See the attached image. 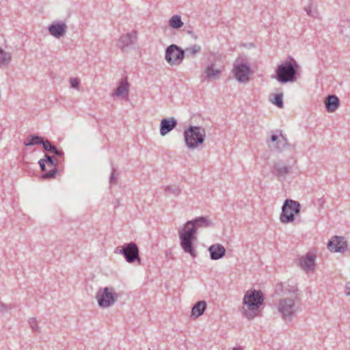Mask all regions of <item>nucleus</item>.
<instances>
[{
    "instance_id": "1",
    "label": "nucleus",
    "mask_w": 350,
    "mask_h": 350,
    "mask_svg": "<svg viewBox=\"0 0 350 350\" xmlns=\"http://www.w3.org/2000/svg\"><path fill=\"white\" fill-rule=\"evenodd\" d=\"M299 69V65L297 61L289 56L278 66L273 77L282 83L294 82L297 80Z\"/></svg>"
},
{
    "instance_id": "2",
    "label": "nucleus",
    "mask_w": 350,
    "mask_h": 350,
    "mask_svg": "<svg viewBox=\"0 0 350 350\" xmlns=\"http://www.w3.org/2000/svg\"><path fill=\"white\" fill-rule=\"evenodd\" d=\"M264 297L260 291L250 290L247 291L243 297V304L247 309L244 314L248 319H252L257 315V311L263 304Z\"/></svg>"
},
{
    "instance_id": "3",
    "label": "nucleus",
    "mask_w": 350,
    "mask_h": 350,
    "mask_svg": "<svg viewBox=\"0 0 350 350\" xmlns=\"http://www.w3.org/2000/svg\"><path fill=\"white\" fill-rule=\"evenodd\" d=\"M180 245L183 251L191 255V257L197 256V252L193 243L197 240L196 234L193 228H185L178 230Z\"/></svg>"
},
{
    "instance_id": "4",
    "label": "nucleus",
    "mask_w": 350,
    "mask_h": 350,
    "mask_svg": "<svg viewBox=\"0 0 350 350\" xmlns=\"http://www.w3.org/2000/svg\"><path fill=\"white\" fill-rule=\"evenodd\" d=\"M298 297L295 295L293 297L282 298L279 300L277 309L282 318L285 321H291L299 310L297 302Z\"/></svg>"
},
{
    "instance_id": "5",
    "label": "nucleus",
    "mask_w": 350,
    "mask_h": 350,
    "mask_svg": "<svg viewBox=\"0 0 350 350\" xmlns=\"http://www.w3.org/2000/svg\"><path fill=\"white\" fill-rule=\"evenodd\" d=\"M266 142L268 146L274 151L283 152L291 150L288 148L290 144L288 142L287 138L284 135L282 131L280 129L269 131Z\"/></svg>"
},
{
    "instance_id": "6",
    "label": "nucleus",
    "mask_w": 350,
    "mask_h": 350,
    "mask_svg": "<svg viewBox=\"0 0 350 350\" xmlns=\"http://www.w3.org/2000/svg\"><path fill=\"white\" fill-rule=\"evenodd\" d=\"M301 211V205L299 202L286 199L282 206L280 221L282 224L292 223L295 221V215Z\"/></svg>"
},
{
    "instance_id": "7",
    "label": "nucleus",
    "mask_w": 350,
    "mask_h": 350,
    "mask_svg": "<svg viewBox=\"0 0 350 350\" xmlns=\"http://www.w3.org/2000/svg\"><path fill=\"white\" fill-rule=\"evenodd\" d=\"M115 253L122 254L129 263L137 262L139 265L141 264L139 247L134 242L124 243L121 247H116Z\"/></svg>"
},
{
    "instance_id": "8",
    "label": "nucleus",
    "mask_w": 350,
    "mask_h": 350,
    "mask_svg": "<svg viewBox=\"0 0 350 350\" xmlns=\"http://www.w3.org/2000/svg\"><path fill=\"white\" fill-rule=\"evenodd\" d=\"M205 131L200 126H189L185 131V139L188 147L196 148L204 140Z\"/></svg>"
},
{
    "instance_id": "9",
    "label": "nucleus",
    "mask_w": 350,
    "mask_h": 350,
    "mask_svg": "<svg viewBox=\"0 0 350 350\" xmlns=\"http://www.w3.org/2000/svg\"><path fill=\"white\" fill-rule=\"evenodd\" d=\"M98 306L101 308H109L114 304L118 298L113 288H100L96 295Z\"/></svg>"
},
{
    "instance_id": "10",
    "label": "nucleus",
    "mask_w": 350,
    "mask_h": 350,
    "mask_svg": "<svg viewBox=\"0 0 350 350\" xmlns=\"http://www.w3.org/2000/svg\"><path fill=\"white\" fill-rule=\"evenodd\" d=\"M185 58V51L176 44L168 46L165 51V59L172 66H179Z\"/></svg>"
},
{
    "instance_id": "11",
    "label": "nucleus",
    "mask_w": 350,
    "mask_h": 350,
    "mask_svg": "<svg viewBox=\"0 0 350 350\" xmlns=\"http://www.w3.org/2000/svg\"><path fill=\"white\" fill-rule=\"evenodd\" d=\"M233 72L235 79L241 83L247 82L252 72L247 62L237 59L234 64Z\"/></svg>"
},
{
    "instance_id": "12",
    "label": "nucleus",
    "mask_w": 350,
    "mask_h": 350,
    "mask_svg": "<svg viewBox=\"0 0 350 350\" xmlns=\"http://www.w3.org/2000/svg\"><path fill=\"white\" fill-rule=\"evenodd\" d=\"M45 159H42L39 161V165L42 170V171L44 172L46 170V165L50 168L49 172H45L41 176V178L42 179H51L55 177V174L57 172V170L56 167L57 159L53 155L50 156L49 154H44Z\"/></svg>"
},
{
    "instance_id": "13",
    "label": "nucleus",
    "mask_w": 350,
    "mask_h": 350,
    "mask_svg": "<svg viewBox=\"0 0 350 350\" xmlns=\"http://www.w3.org/2000/svg\"><path fill=\"white\" fill-rule=\"evenodd\" d=\"M23 144L26 146L42 144L45 151L51 152V153H62L48 139H44L43 137L38 135H30L24 140Z\"/></svg>"
},
{
    "instance_id": "14",
    "label": "nucleus",
    "mask_w": 350,
    "mask_h": 350,
    "mask_svg": "<svg viewBox=\"0 0 350 350\" xmlns=\"http://www.w3.org/2000/svg\"><path fill=\"white\" fill-rule=\"evenodd\" d=\"M219 59L218 56H215L213 62L209 64L204 69L201 75L202 81L216 80L219 78L221 74L224 70V66H217L215 62Z\"/></svg>"
},
{
    "instance_id": "15",
    "label": "nucleus",
    "mask_w": 350,
    "mask_h": 350,
    "mask_svg": "<svg viewBox=\"0 0 350 350\" xmlns=\"http://www.w3.org/2000/svg\"><path fill=\"white\" fill-rule=\"evenodd\" d=\"M137 41V31L133 30L129 33L121 35L118 40L117 46L122 51L124 52L129 46L135 44Z\"/></svg>"
},
{
    "instance_id": "16",
    "label": "nucleus",
    "mask_w": 350,
    "mask_h": 350,
    "mask_svg": "<svg viewBox=\"0 0 350 350\" xmlns=\"http://www.w3.org/2000/svg\"><path fill=\"white\" fill-rule=\"evenodd\" d=\"M213 226V221L209 219L207 217H198L192 220L187 221L185 224L184 227L193 228L195 230V234H196L197 230L200 228H208Z\"/></svg>"
},
{
    "instance_id": "17",
    "label": "nucleus",
    "mask_w": 350,
    "mask_h": 350,
    "mask_svg": "<svg viewBox=\"0 0 350 350\" xmlns=\"http://www.w3.org/2000/svg\"><path fill=\"white\" fill-rule=\"evenodd\" d=\"M327 247L331 252H344L347 250V243L344 237L335 236L329 241Z\"/></svg>"
},
{
    "instance_id": "18",
    "label": "nucleus",
    "mask_w": 350,
    "mask_h": 350,
    "mask_svg": "<svg viewBox=\"0 0 350 350\" xmlns=\"http://www.w3.org/2000/svg\"><path fill=\"white\" fill-rule=\"evenodd\" d=\"M295 163V160L288 161L287 163L283 161H279L273 164V169L275 172V174L278 176H284L288 174L294 164Z\"/></svg>"
},
{
    "instance_id": "19",
    "label": "nucleus",
    "mask_w": 350,
    "mask_h": 350,
    "mask_svg": "<svg viewBox=\"0 0 350 350\" xmlns=\"http://www.w3.org/2000/svg\"><path fill=\"white\" fill-rule=\"evenodd\" d=\"M67 29L66 23L63 21L53 22L48 27L49 33L56 38L63 37L66 34Z\"/></svg>"
},
{
    "instance_id": "20",
    "label": "nucleus",
    "mask_w": 350,
    "mask_h": 350,
    "mask_svg": "<svg viewBox=\"0 0 350 350\" xmlns=\"http://www.w3.org/2000/svg\"><path fill=\"white\" fill-rule=\"evenodd\" d=\"M129 92V83L127 77H122L118 88L114 90L112 94L113 96L120 97L122 99H127Z\"/></svg>"
},
{
    "instance_id": "21",
    "label": "nucleus",
    "mask_w": 350,
    "mask_h": 350,
    "mask_svg": "<svg viewBox=\"0 0 350 350\" xmlns=\"http://www.w3.org/2000/svg\"><path fill=\"white\" fill-rule=\"evenodd\" d=\"M211 260H217L222 258L226 254L225 247L220 243L211 245L208 249Z\"/></svg>"
},
{
    "instance_id": "22",
    "label": "nucleus",
    "mask_w": 350,
    "mask_h": 350,
    "mask_svg": "<svg viewBox=\"0 0 350 350\" xmlns=\"http://www.w3.org/2000/svg\"><path fill=\"white\" fill-rule=\"evenodd\" d=\"M299 265L306 272H310L314 270V256L308 253L306 256L299 258Z\"/></svg>"
},
{
    "instance_id": "23",
    "label": "nucleus",
    "mask_w": 350,
    "mask_h": 350,
    "mask_svg": "<svg viewBox=\"0 0 350 350\" xmlns=\"http://www.w3.org/2000/svg\"><path fill=\"white\" fill-rule=\"evenodd\" d=\"M177 124L176 120L172 118L170 119L164 118L161 122L160 133L161 135H165L170 131L173 130Z\"/></svg>"
},
{
    "instance_id": "24",
    "label": "nucleus",
    "mask_w": 350,
    "mask_h": 350,
    "mask_svg": "<svg viewBox=\"0 0 350 350\" xmlns=\"http://www.w3.org/2000/svg\"><path fill=\"white\" fill-rule=\"evenodd\" d=\"M326 109L328 112H334L340 105V100L335 95H329L325 100Z\"/></svg>"
},
{
    "instance_id": "25",
    "label": "nucleus",
    "mask_w": 350,
    "mask_h": 350,
    "mask_svg": "<svg viewBox=\"0 0 350 350\" xmlns=\"http://www.w3.org/2000/svg\"><path fill=\"white\" fill-rule=\"evenodd\" d=\"M206 308V303L205 301H198L191 309V316L198 318L201 316Z\"/></svg>"
},
{
    "instance_id": "26",
    "label": "nucleus",
    "mask_w": 350,
    "mask_h": 350,
    "mask_svg": "<svg viewBox=\"0 0 350 350\" xmlns=\"http://www.w3.org/2000/svg\"><path fill=\"white\" fill-rule=\"evenodd\" d=\"M12 61V54L0 48V68L7 67Z\"/></svg>"
},
{
    "instance_id": "27",
    "label": "nucleus",
    "mask_w": 350,
    "mask_h": 350,
    "mask_svg": "<svg viewBox=\"0 0 350 350\" xmlns=\"http://www.w3.org/2000/svg\"><path fill=\"white\" fill-rule=\"evenodd\" d=\"M340 31L343 34H350V16L344 17L339 23Z\"/></svg>"
},
{
    "instance_id": "28",
    "label": "nucleus",
    "mask_w": 350,
    "mask_h": 350,
    "mask_svg": "<svg viewBox=\"0 0 350 350\" xmlns=\"http://www.w3.org/2000/svg\"><path fill=\"white\" fill-rule=\"evenodd\" d=\"M180 193V189L176 185H167L164 187V195H174L178 196Z\"/></svg>"
},
{
    "instance_id": "29",
    "label": "nucleus",
    "mask_w": 350,
    "mask_h": 350,
    "mask_svg": "<svg viewBox=\"0 0 350 350\" xmlns=\"http://www.w3.org/2000/svg\"><path fill=\"white\" fill-rule=\"evenodd\" d=\"M169 25L174 29H179L183 26V23L179 15H174L169 20Z\"/></svg>"
},
{
    "instance_id": "30",
    "label": "nucleus",
    "mask_w": 350,
    "mask_h": 350,
    "mask_svg": "<svg viewBox=\"0 0 350 350\" xmlns=\"http://www.w3.org/2000/svg\"><path fill=\"white\" fill-rule=\"evenodd\" d=\"M201 46L198 44H193L187 47L185 51V54H187V57H193L197 53L201 51Z\"/></svg>"
},
{
    "instance_id": "31",
    "label": "nucleus",
    "mask_w": 350,
    "mask_h": 350,
    "mask_svg": "<svg viewBox=\"0 0 350 350\" xmlns=\"http://www.w3.org/2000/svg\"><path fill=\"white\" fill-rule=\"evenodd\" d=\"M282 97H283V94L282 93L276 94L273 95V98L271 100L275 105H276L279 108H283L284 103H283Z\"/></svg>"
},
{
    "instance_id": "32",
    "label": "nucleus",
    "mask_w": 350,
    "mask_h": 350,
    "mask_svg": "<svg viewBox=\"0 0 350 350\" xmlns=\"http://www.w3.org/2000/svg\"><path fill=\"white\" fill-rule=\"evenodd\" d=\"M304 10L307 13V14L312 18H317L319 16V13L317 10H312L311 5H308L304 8Z\"/></svg>"
},
{
    "instance_id": "33",
    "label": "nucleus",
    "mask_w": 350,
    "mask_h": 350,
    "mask_svg": "<svg viewBox=\"0 0 350 350\" xmlns=\"http://www.w3.org/2000/svg\"><path fill=\"white\" fill-rule=\"evenodd\" d=\"M29 324L33 332H40V327L36 318H31L29 320Z\"/></svg>"
},
{
    "instance_id": "34",
    "label": "nucleus",
    "mask_w": 350,
    "mask_h": 350,
    "mask_svg": "<svg viewBox=\"0 0 350 350\" xmlns=\"http://www.w3.org/2000/svg\"><path fill=\"white\" fill-rule=\"evenodd\" d=\"M70 83L72 88L79 90V84H80V80L78 78H70Z\"/></svg>"
},
{
    "instance_id": "35",
    "label": "nucleus",
    "mask_w": 350,
    "mask_h": 350,
    "mask_svg": "<svg viewBox=\"0 0 350 350\" xmlns=\"http://www.w3.org/2000/svg\"><path fill=\"white\" fill-rule=\"evenodd\" d=\"M116 173V169L113 167H112V172L110 176L109 182L111 184H114L116 183V176L115 175Z\"/></svg>"
},
{
    "instance_id": "36",
    "label": "nucleus",
    "mask_w": 350,
    "mask_h": 350,
    "mask_svg": "<svg viewBox=\"0 0 350 350\" xmlns=\"http://www.w3.org/2000/svg\"><path fill=\"white\" fill-rule=\"evenodd\" d=\"M10 306L6 305L2 302H0V312H4L10 309Z\"/></svg>"
},
{
    "instance_id": "37",
    "label": "nucleus",
    "mask_w": 350,
    "mask_h": 350,
    "mask_svg": "<svg viewBox=\"0 0 350 350\" xmlns=\"http://www.w3.org/2000/svg\"><path fill=\"white\" fill-rule=\"evenodd\" d=\"M345 295L347 296H349L350 295V281L347 282L345 284Z\"/></svg>"
},
{
    "instance_id": "38",
    "label": "nucleus",
    "mask_w": 350,
    "mask_h": 350,
    "mask_svg": "<svg viewBox=\"0 0 350 350\" xmlns=\"http://www.w3.org/2000/svg\"><path fill=\"white\" fill-rule=\"evenodd\" d=\"M233 350H243V349L241 347H237L234 349Z\"/></svg>"
}]
</instances>
